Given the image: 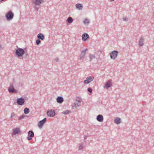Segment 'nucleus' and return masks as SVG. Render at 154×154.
Returning <instances> with one entry per match:
<instances>
[{
    "label": "nucleus",
    "mask_w": 154,
    "mask_h": 154,
    "mask_svg": "<svg viewBox=\"0 0 154 154\" xmlns=\"http://www.w3.org/2000/svg\"><path fill=\"white\" fill-rule=\"evenodd\" d=\"M144 41V39L143 37H141L139 41V45L140 46H142L143 45V42Z\"/></svg>",
    "instance_id": "aec40b11"
},
{
    "label": "nucleus",
    "mask_w": 154,
    "mask_h": 154,
    "mask_svg": "<svg viewBox=\"0 0 154 154\" xmlns=\"http://www.w3.org/2000/svg\"><path fill=\"white\" fill-rule=\"evenodd\" d=\"M96 119L98 122H102L103 121V117L102 115L99 114L97 116Z\"/></svg>",
    "instance_id": "dca6fc26"
},
{
    "label": "nucleus",
    "mask_w": 154,
    "mask_h": 154,
    "mask_svg": "<svg viewBox=\"0 0 154 154\" xmlns=\"http://www.w3.org/2000/svg\"><path fill=\"white\" fill-rule=\"evenodd\" d=\"M54 60L56 61L57 62H58L59 61V59L58 58H57L55 59Z\"/></svg>",
    "instance_id": "f704fd0d"
},
{
    "label": "nucleus",
    "mask_w": 154,
    "mask_h": 154,
    "mask_svg": "<svg viewBox=\"0 0 154 154\" xmlns=\"http://www.w3.org/2000/svg\"><path fill=\"white\" fill-rule=\"evenodd\" d=\"M43 2V0H32V3L35 5L39 6Z\"/></svg>",
    "instance_id": "ddd939ff"
},
{
    "label": "nucleus",
    "mask_w": 154,
    "mask_h": 154,
    "mask_svg": "<svg viewBox=\"0 0 154 154\" xmlns=\"http://www.w3.org/2000/svg\"><path fill=\"white\" fill-rule=\"evenodd\" d=\"M87 90L89 92L91 93L92 91V89L91 88H88Z\"/></svg>",
    "instance_id": "7c9ffc66"
},
{
    "label": "nucleus",
    "mask_w": 154,
    "mask_h": 154,
    "mask_svg": "<svg viewBox=\"0 0 154 154\" xmlns=\"http://www.w3.org/2000/svg\"><path fill=\"white\" fill-rule=\"evenodd\" d=\"M89 36L86 33H85L82 35V38L83 41H85L89 38Z\"/></svg>",
    "instance_id": "4468645a"
},
{
    "label": "nucleus",
    "mask_w": 154,
    "mask_h": 154,
    "mask_svg": "<svg viewBox=\"0 0 154 154\" xmlns=\"http://www.w3.org/2000/svg\"><path fill=\"white\" fill-rule=\"evenodd\" d=\"M118 52L117 51H114L110 53V58L111 59L115 60L117 57Z\"/></svg>",
    "instance_id": "20e7f679"
},
{
    "label": "nucleus",
    "mask_w": 154,
    "mask_h": 154,
    "mask_svg": "<svg viewBox=\"0 0 154 154\" xmlns=\"http://www.w3.org/2000/svg\"><path fill=\"white\" fill-rule=\"evenodd\" d=\"M48 116L50 117H53L55 115V112L54 110L52 109L49 110L47 112Z\"/></svg>",
    "instance_id": "423d86ee"
},
{
    "label": "nucleus",
    "mask_w": 154,
    "mask_h": 154,
    "mask_svg": "<svg viewBox=\"0 0 154 154\" xmlns=\"http://www.w3.org/2000/svg\"><path fill=\"white\" fill-rule=\"evenodd\" d=\"M25 102V99L22 97L17 99V103L19 105H23Z\"/></svg>",
    "instance_id": "0eeeda50"
},
{
    "label": "nucleus",
    "mask_w": 154,
    "mask_h": 154,
    "mask_svg": "<svg viewBox=\"0 0 154 154\" xmlns=\"http://www.w3.org/2000/svg\"><path fill=\"white\" fill-rule=\"evenodd\" d=\"M73 21V19L70 17H69L67 20V22L69 23H71Z\"/></svg>",
    "instance_id": "4be33fe9"
},
{
    "label": "nucleus",
    "mask_w": 154,
    "mask_h": 154,
    "mask_svg": "<svg viewBox=\"0 0 154 154\" xmlns=\"http://www.w3.org/2000/svg\"><path fill=\"white\" fill-rule=\"evenodd\" d=\"M8 91L9 93H17V91L14 88L13 85H10V87L8 88Z\"/></svg>",
    "instance_id": "9b49d317"
},
{
    "label": "nucleus",
    "mask_w": 154,
    "mask_h": 154,
    "mask_svg": "<svg viewBox=\"0 0 154 154\" xmlns=\"http://www.w3.org/2000/svg\"><path fill=\"white\" fill-rule=\"evenodd\" d=\"M26 116V115H23L22 116H21L18 117V120H20L21 119H23Z\"/></svg>",
    "instance_id": "393cba45"
},
{
    "label": "nucleus",
    "mask_w": 154,
    "mask_h": 154,
    "mask_svg": "<svg viewBox=\"0 0 154 154\" xmlns=\"http://www.w3.org/2000/svg\"><path fill=\"white\" fill-rule=\"evenodd\" d=\"M76 9L79 10H81L83 8L82 4L80 3L77 4L75 5Z\"/></svg>",
    "instance_id": "6ab92c4d"
},
{
    "label": "nucleus",
    "mask_w": 154,
    "mask_h": 154,
    "mask_svg": "<svg viewBox=\"0 0 154 154\" xmlns=\"http://www.w3.org/2000/svg\"><path fill=\"white\" fill-rule=\"evenodd\" d=\"M46 120L47 119L46 118H45L42 120L39 121L38 124V127L40 128H42V127L43 125L46 122Z\"/></svg>",
    "instance_id": "6e6552de"
},
{
    "label": "nucleus",
    "mask_w": 154,
    "mask_h": 154,
    "mask_svg": "<svg viewBox=\"0 0 154 154\" xmlns=\"http://www.w3.org/2000/svg\"><path fill=\"white\" fill-rule=\"evenodd\" d=\"M25 52L24 50L22 48H18L15 51V53L17 57H22Z\"/></svg>",
    "instance_id": "f257e3e1"
},
{
    "label": "nucleus",
    "mask_w": 154,
    "mask_h": 154,
    "mask_svg": "<svg viewBox=\"0 0 154 154\" xmlns=\"http://www.w3.org/2000/svg\"><path fill=\"white\" fill-rule=\"evenodd\" d=\"M95 57L94 55L90 54L89 55V59L91 60L94 59Z\"/></svg>",
    "instance_id": "b1692460"
},
{
    "label": "nucleus",
    "mask_w": 154,
    "mask_h": 154,
    "mask_svg": "<svg viewBox=\"0 0 154 154\" xmlns=\"http://www.w3.org/2000/svg\"><path fill=\"white\" fill-rule=\"evenodd\" d=\"M94 78L93 77L89 76L86 78L85 80L84 81V83L86 84H88L93 81Z\"/></svg>",
    "instance_id": "1a4fd4ad"
},
{
    "label": "nucleus",
    "mask_w": 154,
    "mask_h": 154,
    "mask_svg": "<svg viewBox=\"0 0 154 154\" xmlns=\"http://www.w3.org/2000/svg\"><path fill=\"white\" fill-rule=\"evenodd\" d=\"M81 99L79 97H77L76 100L77 102L76 103H73L72 104V109H75L76 108L79 107L80 105Z\"/></svg>",
    "instance_id": "f03ea898"
},
{
    "label": "nucleus",
    "mask_w": 154,
    "mask_h": 154,
    "mask_svg": "<svg viewBox=\"0 0 154 154\" xmlns=\"http://www.w3.org/2000/svg\"><path fill=\"white\" fill-rule=\"evenodd\" d=\"M112 80L111 79L108 80L105 84V85L104 86V88L108 89V88H110L112 85Z\"/></svg>",
    "instance_id": "f8f14e48"
},
{
    "label": "nucleus",
    "mask_w": 154,
    "mask_h": 154,
    "mask_svg": "<svg viewBox=\"0 0 154 154\" xmlns=\"http://www.w3.org/2000/svg\"><path fill=\"white\" fill-rule=\"evenodd\" d=\"M29 109L28 108H25L24 110V113L25 114H27L29 113Z\"/></svg>",
    "instance_id": "5701e85b"
},
{
    "label": "nucleus",
    "mask_w": 154,
    "mask_h": 154,
    "mask_svg": "<svg viewBox=\"0 0 154 154\" xmlns=\"http://www.w3.org/2000/svg\"><path fill=\"white\" fill-rule=\"evenodd\" d=\"M83 23L84 24H88L89 23V21L88 19H85L83 21Z\"/></svg>",
    "instance_id": "bb28decb"
},
{
    "label": "nucleus",
    "mask_w": 154,
    "mask_h": 154,
    "mask_svg": "<svg viewBox=\"0 0 154 154\" xmlns=\"http://www.w3.org/2000/svg\"><path fill=\"white\" fill-rule=\"evenodd\" d=\"M20 132L19 128H16L13 130V132L12 133V135H16L19 134Z\"/></svg>",
    "instance_id": "f3484780"
},
{
    "label": "nucleus",
    "mask_w": 154,
    "mask_h": 154,
    "mask_svg": "<svg viewBox=\"0 0 154 154\" xmlns=\"http://www.w3.org/2000/svg\"><path fill=\"white\" fill-rule=\"evenodd\" d=\"M88 51V49L86 48L83 50L81 52V54L79 56L80 60H83L85 57V55L86 54V52Z\"/></svg>",
    "instance_id": "39448f33"
},
{
    "label": "nucleus",
    "mask_w": 154,
    "mask_h": 154,
    "mask_svg": "<svg viewBox=\"0 0 154 154\" xmlns=\"http://www.w3.org/2000/svg\"><path fill=\"white\" fill-rule=\"evenodd\" d=\"M15 116V114L14 112H12L11 114V118H12L13 117H14Z\"/></svg>",
    "instance_id": "c756f323"
},
{
    "label": "nucleus",
    "mask_w": 154,
    "mask_h": 154,
    "mask_svg": "<svg viewBox=\"0 0 154 154\" xmlns=\"http://www.w3.org/2000/svg\"><path fill=\"white\" fill-rule=\"evenodd\" d=\"M36 5H35L34 6V8L35 9V10L37 11H38V8L36 6Z\"/></svg>",
    "instance_id": "72a5a7b5"
},
{
    "label": "nucleus",
    "mask_w": 154,
    "mask_h": 154,
    "mask_svg": "<svg viewBox=\"0 0 154 154\" xmlns=\"http://www.w3.org/2000/svg\"><path fill=\"white\" fill-rule=\"evenodd\" d=\"M4 45L2 44H0V50H2L4 48Z\"/></svg>",
    "instance_id": "2f4dec72"
},
{
    "label": "nucleus",
    "mask_w": 154,
    "mask_h": 154,
    "mask_svg": "<svg viewBox=\"0 0 154 154\" xmlns=\"http://www.w3.org/2000/svg\"><path fill=\"white\" fill-rule=\"evenodd\" d=\"M86 139V137H84V139L85 140Z\"/></svg>",
    "instance_id": "c9c22d12"
},
{
    "label": "nucleus",
    "mask_w": 154,
    "mask_h": 154,
    "mask_svg": "<svg viewBox=\"0 0 154 154\" xmlns=\"http://www.w3.org/2000/svg\"><path fill=\"white\" fill-rule=\"evenodd\" d=\"M83 148V143H81L79 144V148L80 149H82Z\"/></svg>",
    "instance_id": "cd10ccee"
},
{
    "label": "nucleus",
    "mask_w": 154,
    "mask_h": 154,
    "mask_svg": "<svg viewBox=\"0 0 154 154\" xmlns=\"http://www.w3.org/2000/svg\"><path fill=\"white\" fill-rule=\"evenodd\" d=\"M121 122V119L117 117L114 120V122L117 124H120Z\"/></svg>",
    "instance_id": "412c9836"
},
{
    "label": "nucleus",
    "mask_w": 154,
    "mask_h": 154,
    "mask_svg": "<svg viewBox=\"0 0 154 154\" xmlns=\"http://www.w3.org/2000/svg\"><path fill=\"white\" fill-rule=\"evenodd\" d=\"M70 112L68 110H66L63 111L62 112V113H63L64 114H65V115H66V114H68Z\"/></svg>",
    "instance_id": "a878e982"
},
{
    "label": "nucleus",
    "mask_w": 154,
    "mask_h": 154,
    "mask_svg": "<svg viewBox=\"0 0 154 154\" xmlns=\"http://www.w3.org/2000/svg\"><path fill=\"white\" fill-rule=\"evenodd\" d=\"M56 100L57 102L60 104L62 103L64 101L63 97L61 96H58L56 99Z\"/></svg>",
    "instance_id": "2eb2a0df"
},
{
    "label": "nucleus",
    "mask_w": 154,
    "mask_h": 154,
    "mask_svg": "<svg viewBox=\"0 0 154 154\" xmlns=\"http://www.w3.org/2000/svg\"><path fill=\"white\" fill-rule=\"evenodd\" d=\"M5 16L7 20H10L13 19L14 14L11 11H10L5 14Z\"/></svg>",
    "instance_id": "7ed1b4c3"
},
{
    "label": "nucleus",
    "mask_w": 154,
    "mask_h": 154,
    "mask_svg": "<svg viewBox=\"0 0 154 154\" xmlns=\"http://www.w3.org/2000/svg\"><path fill=\"white\" fill-rule=\"evenodd\" d=\"M123 19L125 21H127L128 20V18L126 17H124Z\"/></svg>",
    "instance_id": "473e14b6"
},
{
    "label": "nucleus",
    "mask_w": 154,
    "mask_h": 154,
    "mask_svg": "<svg viewBox=\"0 0 154 154\" xmlns=\"http://www.w3.org/2000/svg\"><path fill=\"white\" fill-rule=\"evenodd\" d=\"M37 38L38 39H41L42 41H43L45 38L44 35L41 33H39L37 35Z\"/></svg>",
    "instance_id": "a211bd4d"
},
{
    "label": "nucleus",
    "mask_w": 154,
    "mask_h": 154,
    "mask_svg": "<svg viewBox=\"0 0 154 154\" xmlns=\"http://www.w3.org/2000/svg\"><path fill=\"white\" fill-rule=\"evenodd\" d=\"M28 137H27V139L29 140H32V138L34 136V133L32 131H29L28 133Z\"/></svg>",
    "instance_id": "9d476101"
},
{
    "label": "nucleus",
    "mask_w": 154,
    "mask_h": 154,
    "mask_svg": "<svg viewBox=\"0 0 154 154\" xmlns=\"http://www.w3.org/2000/svg\"><path fill=\"white\" fill-rule=\"evenodd\" d=\"M40 39H37L36 40V44L37 45H39L41 42V41L40 40Z\"/></svg>",
    "instance_id": "c85d7f7f"
}]
</instances>
